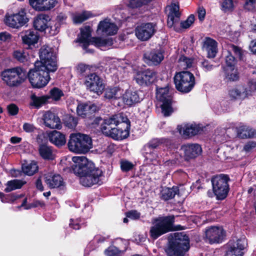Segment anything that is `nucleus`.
<instances>
[{
	"mask_svg": "<svg viewBox=\"0 0 256 256\" xmlns=\"http://www.w3.org/2000/svg\"><path fill=\"white\" fill-rule=\"evenodd\" d=\"M72 160L76 164L72 170L76 175L80 176V182L82 186L90 187L98 183L102 172L96 168L92 161L84 156H74Z\"/></svg>",
	"mask_w": 256,
	"mask_h": 256,
	"instance_id": "f257e3e1",
	"label": "nucleus"
},
{
	"mask_svg": "<svg viewBox=\"0 0 256 256\" xmlns=\"http://www.w3.org/2000/svg\"><path fill=\"white\" fill-rule=\"evenodd\" d=\"M130 122L122 114L104 119L101 126L102 132L116 140H122L129 136Z\"/></svg>",
	"mask_w": 256,
	"mask_h": 256,
	"instance_id": "f03ea898",
	"label": "nucleus"
},
{
	"mask_svg": "<svg viewBox=\"0 0 256 256\" xmlns=\"http://www.w3.org/2000/svg\"><path fill=\"white\" fill-rule=\"evenodd\" d=\"M190 248V240L184 232H176L166 249L168 256H184Z\"/></svg>",
	"mask_w": 256,
	"mask_h": 256,
	"instance_id": "7ed1b4c3",
	"label": "nucleus"
},
{
	"mask_svg": "<svg viewBox=\"0 0 256 256\" xmlns=\"http://www.w3.org/2000/svg\"><path fill=\"white\" fill-rule=\"evenodd\" d=\"M91 28L90 26H85L81 28L80 34L76 40V42L80 43L83 49L86 52H92L87 50L88 46L90 44L99 48L110 46L112 44L111 38L102 39L100 38H91Z\"/></svg>",
	"mask_w": 256,
	"mask_h": 256,
	"instance_id": "20e7f679",
	"label": "nucleus"
},
{
	"mask_svg": "<svg viewBox=\"0 0 256 256\" xmlns=\"http://www.w3.org/2000/svg\"><path fill=\"white\" fill-rule=\"evenodd\" d=\"M68 150L76 154H85L92 148L91 138L80 133L70 134L68 143Z\"/></svg>",
	"mask_w": 256,
	"mask_h": 256,
	"instance_id": "39448f33",
	"label": "nucleus"
},
{
	"mask_svg": "<svg viewBox=\"0 0 256 256\" xmlns=\"http://www.w3.org/2000/svg\"><path fill=\"white\" fill-rule=\"evenodd\" d=\"M4 84L10 87H18L22 84L27 77L26 71L20 66L7 68L0 74Z\"/></svg>",
	"mask_w": 256,
	"mask_h": 256,
	"instance_id": "423d86ee",
	"label": "nucleus"
},
{
	"mask_svg": "<svg viewBox=\"0 0 256 256\" xmlns=\"http://www.w3.org/2000/svg\"><path fill=\"white\" fill-rule=\"evenodd\" d=\"M174 220L173 216H160L154 218L150 230V237L156 240L160 236L172 230Z\"/></svg>",
	"mask_w": 256,
	"mask_h": 256,
	"instance_id": "0eeeda50",
	"label": "nucleus"
},
{
	"mask_svg": "<svg viewBox=\"0 0 256 256\" xmlns=\"http://www.w3.org/2000/svg\"><path fill=\"white\" fill-rule=\"evenodd\" d=\"M176 88L180 92L188 93L195 85V78L194 74L187 71L178 72L174 77Z\"/></svg>",
	"mask_w": 256,
	"mask_h": 256,
	"instance_id": "6e6552de",
	"label": "nucleus"
},
{
	"mask_svg": "<svg viewBox=\"0 0 256 256\" xmlns=\"http://www.w3.org/2000/svg\"><path fill=\"white\" fill-rule=\"evenodd\" d=\"M38 64H34V68L30 70L28 77L32 86L36 88L45 86L50 80V74L38 67Z\"/></svg>",
	"mask_w": 256,
	"mask_h": 256,
	"instance_id": "1a4fd4ad",
	"label": "nucleus"
},
{
	"mask_svg": "<svg viewBox=\"0 0 256 256\" xmlns=\"http://www.w3.org/2000/svg\"><path fill=\"white\" fill-rule=\"evenodd\" d=\"M156 98L158 100L162 102L160 105L162 112L165 116H170L173 112L172 100L169 94L168 87L157 88Z\"/></svg>",
	"mask_w": 256,
	"mask_h": 256,
	"instance_id": "9d476101",
	"label": "nucleus"
},
{
	"mask_svg": "<svg viewBox=\"0 0 256 256\" xmlns=\"http://www.w3.org/2000/svg\"><path fill=\"white\" fill-rule=\"evenodd\" d=\"M26 9L21 8L17 12L10 15L6 16L4 22L8 26L19 28L26 24L29 21L26 14Z\"/></svg>",
	"mask_w": 256,
	"mask_h": 256,
	"instance_id": "9b49d317",
	"label": "nucleus"
},
{
	"mask_svg": "<svg viewBox=\"0 0 256 256\" xmlns=\"http://www.w3.org/2000/svg\"><path fill=\"white\" fill-rule=\"evenodd\" d=\"M84 84L87 89L98 95L102 93L105 87L102 80L95 73L86 76Z\"/></svg>",
	"mask_w": 256,
	"mask_h": 256,
	"instance_id": "f8f14e48",
	"label": "nucleus"
},
{
	"mask_svg": "<svg viewBox=\"0 0 256 256\" xmlns=\"http://www.w3.org/2000/svg\"><path fill=\"white\" fill-rule=\"evenodd\" d=\"M246 246L245 238H233L228 244L226 256H242Z\"/></svg>",
	"mask_w": 256,
	"mask_h": 256,
	"instance_id": "ddd939ff",
	"label": "nucleus"
},
{
	"mask_svg": "<svg viewBox=\"0 0 256 256\" xmlns=\"http://www.w3.org/2000/svg\"><path fill=\"white\" fill-rule=\"evenodd\" d=\"M204 239L210 244L220 243L224 236V232L220 226H212L206 228Z\"/></svg>",
	"mask_w": 256,
	"mask_h": 256,
	"instance_id": "4468645a",
	"label": "nucleus"
},
{
	"mask_svg": "<svg viewBox=\"0 0 256 256\" xmlns=\"http://www.w3.org/2000/svg\"><path fill=\"white\" fill-rule=\"evenodd\" d=\"M168 8L169 10L167 20L168 26L173 28L176 31H179L178 27L180 22V14L179 12V5L178 3L174 2L169 6Z\"/></svg>",
	"mask_w": 256,
	"mask_h": 256,
	"instance_id": "2eb2a0df",
	"label": "nucleus"
},
{
	"mask_svg": "<svg viewBox=\"0 0 256 256\" xmlns=\"http://www.w3.org/2000/svg\"><path fill=\"white\" fill-rule=\"evenodd\" d=\"M227 48L228 54L225 58L226 66L223 67V69L236 68L235 58L231 52H233L240 59L242 58L244 53V52L240 48L232 44L228 45Z\"/></svg>",
	"mask_w": 256,
	"mask_h": 256,
	"instance_id": "dca6fc26",
	"label": "nucleus"
},
{
	"mask_svg": "<svg viewBox=\"0 0 256 256\" xmlns=\"http://www.w3.org/2000/svg\"><path fill=\"white\" fill-rule=\"evenodd\" d=\"M156 32V25L152 23L142 24L136 27V36L138 39L145 41L150 39Z\"/></svg>",
	"mask_w": 256,
	"mask_h": 256,
	"instance_id": "f3484780",
	"label": "nucleus"
},
{
	"mask_svg": "<svg viewBox=\"0 0 256 256\" xmlns=\"http://www.w3.org/2000/svg\"><path fill=\"white\" fill-rule=\"evenodd\" d=\"M136 82L140 86L148 85L154 82L156 78L155 72L150 69L138 72L134 76Z\"/></svg>",
	"mask_w": 256,
	"mask_h": 256,
	"instance_id": "a211bd4d",
	"label": "nucleus"
},
{
	"mask_svg": "<svg viewBox=\"0 0 256 256\" xmlns=\"http://www.w3.org/2000/svg\"><path fill=\"white\" fill-rule=\"evenodd\" d=\"M118 30L117 26L108 18L100 21L98 26V32L102 35H114L117 33Z\"/></svg>",
	"mask_w": 256,
	"mask_h": 256,
	"instance_id": "6ab92c4d",
	"label": "nucleus"
},
{
	"mask_svg": "<svg viewBox=\"0 0 256 256\" xmlns=\"http://www.w3.org/2000/svg\"><path fill=\"white\" fill-rule=\"evenodd\" d=\"M228 176L222 174L214 177L211 180L213 192H228L229 190V186L228 184Z\"/></svg>",
	"mask_w": 256,
	"mask_h": 256,
	"instance_id": "aec40b11",
	"label": "nucleus"
},
{
	"mask_svg": "<svg viewBox=\"0 0 256 256\" xmlns=\"http://www.w3.org/2000/svg\"><path fill=\"white\" fill-rule=\"evenodd\" d=\"M44 125L52 129H60L62 123L59 117L51 110L44 112L42 116Z\"/></svg>",
	"mask_w": 256,
	"mask_h": 256,
	"instance_id": "412c9836",
	"label": "nucleus"
},
{
	"mask_svg": "<svg viewBox=\"0 0 256 256\" xmlns=\"http://www.w3.org/2000/svg\"><path fill=\"white\" fill-rule=\"evenodd\" d=\"M202 49L208 58H214L218 52V44L214 40L206 37L202 42Z\"/></svg>",
	"mask_w": 256,
	"mask_h": 256,
	"instance_id": "4be33fe9",
	"label": "nucleus"
},
{
	"mask_svg": "<svg viewBox=\"0 0 256 256\" xmlns=\"http://www.w3.org/2000/svg\"><path fill=\"white\" fill-rule=\"evenodd\" d=\"M58 0H29L30 6L36 10L47 11L54 8L58 4Z\"/></svg>",
	"mask_w": 256,
	"mask_h": 256,
	"instance_id": "5701e85b",
	"label": "nucleus"
},
{
	"mask_svg": "<svg viewBox=\"0 0 256 256\" xmlns=\"http://www.w3.org/2000/svg\"><path fill=\"white\" fill-rule=\"evenodd\" d=\"M121 98L123 102L126 105L131 106L140 101L138 92L133 89H128L122 92Z\"/></svg>",
	"mask_w": 256,
	"mask_h": 256,
	"instance_id": "b1692460",
	"label": "nucleus"
},
{
	"mask_svg": "<svg viewBox=\"0 0 256 256\" xmlns=\"http://www.w3.org/2000/svg\"><path fill=\"white\" fill-rule=\"evenodd\" d=\"M98 110V107L96 104L80 102L77 106L76 112L79 116L84 118L86 116L92 114Z\"/></svg>",
	"mask_w": 256,
	"mask_h": 256,
	"instance_id": "393cba45",
	"label": "nucleus"
},
{
	"mask_svg": "<svg viewBox=\"0 0 256 256\" xmlns=\"http://www.w3.org/2000/svg\"><path fill=\"white\" fill-rule=\"evenodd\" d=\"M177 129L180 134L185 138L196 135L200 130V128L195 124L178 126Z\"/></svg>",
	"mask_w": 256,
	"mask_h": 256,
	"instance_id": "a878e982",
	"label": "nucleus"
},
{
	"mask_svg": "<svg viewBox=\"0 0 256 256\" xmlns=\"http://www.w3.org/2000/svg\"><path fill=\"white\" fill-rule=\"evenodd\" d=\"M45 182L50 188L63 187L64 182L60 174H48L46 176Z\"/></svg>",
	"mask_w": 256,
	"mask_h": 256,
	"instance_id": "bb28decb",
	"label": "nucleus"
},
{
	"mask_svg": "<svg viewBox=\"0 0 256 256\" xmlns=\"http://www.w3.org/2000/svg\"><path fill=\"white\" fill-rule=\"evenodd\" d=\"M22 42L29 48L34 46L38 42L39 35L37 32L28 30L23 32L22 35Z\"/></svg>",
	"mask_w": 256,
	"mask_h": 256,
	"instance_id": "cd10ccee",
	"label": "nucleus"
},
{
	"mask_svg": "<svg viewBox=\"0 0 256 256\" xmlns=\"http://www.w3.org/2000/svg\"><path fill=\"white\" fill-rule=\"evenodd\" d=\"M35 64H38V67L44 70L49 74L50 72H55L58 68L56 58L44 60L42 61L36 62Z\"/></svg>",
	"mask_w": 256,
	"mask_h": 256,
	"instance_id": "c85d7f7f",
	"label": "nucleus"
},
{
	"mask_svg": "<svg viewBox=\"0 0 256 256\" xmlns=\"http://www.w3.org/2000/svg\"><path fill=\"white\" fill-rule=\"evenodd\" d=\"M185 156L187 158H192L196 157L202 152V148L198 144H192L184 146L182 148Z\"/></svg>",
	"mask_w": 256,
	"mask_h": 256,
	"instance_id": "c756f323",
	"label": "nucleus"
},
{
	"mask_svg": "<svg viewBox=\"0 0 256 256\" xmlns=\"http://www.w3.org/2000/svg\"><path fill=\"white\" fill-rule=\"evenodd\" d=\"M143 155L145 158L146 164L154 165L159 164V158L155 150H151L148 147H144Z\"/></svg>",
	"mask_w": 256,
	"mask_h": 256,
	"instance_id": "7c9ffc66",
	"label": "nucleus"
},
{
	"mask_svg": "<svg viewBox=\"0 0 256 256\" xmlns=\"http://www.w3.org/2000/svg\"><path fill=\"white\" fill-rule=\"evenodd\" d=\"M49 17L44 14L37 16L34 21V26L36 29L40 31H44L48 28Z\"/></svg>",
	"mask_w": 256,
	"mask_h": 256,
	"instance_id": "2f4dec72",
	"label": "nucleus"
},
{
	"mask_svg": "<svg viewBox=\"0 0 256 256\" xmlns=\"http://www.w3.org/2000/svg\"><path fill=\"white\" fill-rule=\"evenodd\" d=\"M144 57L146 62L150 64L156 65L159 64L164 59L162 52L156 50L144 54Z\"/></svg>",
	"mask_w": 256,
	"mask_h": 256,
	"instance_id": "473e14b6",
	"label": "nucleus"
},
{
	"mask_svg": "<svg viewBox=\"0 0 256 256\" xmlns=\"http://www.w3.org/2000/svg\"><path fill=\"white\" fill-rule=\"evenodd\" d=\"M39 56L40 61L56 58V50L54 48L44 46L40 50Z\"/></svg>",
	"mask_w": 256,
	"mask_h": 256,
	"instance_id": "72a5a7b5",
	"label": "nucleus"
},
{
	"mask_svg": "<svg viewBox=\"0 0 256 256\" xmlns=\"http://www.w3.org/2000/svg\"><path fill=\"white\" fill-rule=\"evenodd\" d=\"M230 97L234 99L244 100L249 96L248 90L242 86H238L229 91Z\"/></svg>",
	"mask_w": 256,
	"mask_h": 256,
	"instance_id": "f704fd0d",
	"label": "nucleus"
},
{
	"mask_svg": "<svg viewBox=\"0 0 256 256\" xmlns=\"http://www.w3.org/2000/svg\"><path fill=\"white\" fill-rule=\"evenodd\" d=\"M49 140L58 146L64 145L66 142L65 136L60 132L54 130L48 134Z\"/></svg>",
	"mask_w": 256,
	"mask_h": 256,
	"instance_id": "c9c22d12",
	"label": "nucleus"
},
{
	"mask_svg": "<svg viewBox=\"0 0 256 256\" xmlns=\"http://www.w3.org/2000/svg\"><path fill=\"white\" fill-rule=\"evenodd\" d=\"M96 14L90 11H83L82 12H76L72 16V18L74 24H80L84 20L94 17Z\"/></svg>",
	"mask_w": 256,
	"mask_h": 256,
	"instance_id": "e433bc0d",
	"label": "nucleus"
},
{
	"mask_svg": "<svg viewBox=\"0 0 256 256\" xmlns=\"http://www.w3.org/2000/svg\"><path fill=\"white\" fill-rule=\"evenodd\" d=\"M123 92V90L119 87L108 88L106 90L104 96L108 99L120 98Z\"/></svg>",
	"mask_w": 256,
	"mask_h": 256,
	"instance_id": "4c0bfd02",
	"label": "nucleus"
},
{
	"mask_svg": "<svg viewBox=\"0 0 256 256\" xmlns=\"http://www.w3.org/2000/svg\"><path fill=\"white\" fill-rule=\"evenodd\" d=\"M50 99V97L48 96H38L35 94H32L31 96L32 102L30 104L35 108H39L43 104L48 103Z\"/></svg>",
	"mask_w": 256,
	"mask_h": 256,
	"instance_id": "58836bf2",
	"label": "nucleus"
},
{
	"mask_svg": "<svg viewBox=\"0 0 256 256\" xmlns=\"http://www.w3.org/2000/svg\"><path fill=\"white\" fill-rule=\"evenodd\" d=\"M24 196L23 194L16 195L14 193H0V199L2 202H20Z\"/></svg>",
	"mask_w": 256,
	"mask_h": 256,
	"instance_id": "ea45409f",
	"label": "nucleus"
},
{
	"mask_svg": "<svg viewBox=\"0 0 256 256\" xmlns=\"http://www.w3.org/2000/svg\"><path fill=\"white\" fill-rule=\"evenodd\" d=\"M224 79L227 81H236L238 80V72L236 68H224Z\"/></svg>",
	"mask_w": 256,
	"mask_h": 256,
	"instance_id": "a19ab883",
	"label": "nucleus"
},
{
	"mask_svg": "<svg viewBox=\"0 0 256 256\" xmlns=\"http://www.w3.org/2000/svg\"><path fill=\"white\" fill-rule=\"evenodd\" d=\"M238 135L239 137L244 138L254 136V130L246 126H242L238 128Z\"/></svg>",
	"mask_w": 256,
	"mask_h": 256,
	"instance_id": "79ce46f5",
	"label": "nucleus"
},
{
	"mask_svg": "<svg viewBox=\"0 0 256 256\" xmlns=\"http://www.w3.org/2000/svg\"><path fill=\"white\" fill-rule=\"evenodd\" d=\"M22 172L28 176H32L38 170V166L36 162L32 161L30 163L23 164Z\"/></svg>",
	"mask_w": 256,
	"mask_h": 256,
	"instance_id": "37998d69",
	"label": "nucleus"
},
{
	"mask_svg": "<svg viewBox=\"0 0 256 256\" xmlns=\"http://www.w3.org/2000/svg\"><path fill=\"white\" fill-rule=\"evenodd\" d=\"M66 16L63 14H59L56 18V22L54 26H50V33L52 35L56 34L58 32L59 26L60 25L65 24Z\"/></svg>",
	"mask_w": 256,
	"mask_h": 256,
	"instance_id": "c03bdc74",
	"label": "nucleus"
},
{
	"mask_svg": "<svg viewBox=\"0 0 256 256\" xmlns=\"http://www.w3.org/2000/svg\"><path fill=\"white\" fill-rule=\"evenodd\" d=\"M24 184H26V182L20 180H14L8 181L6 184L5 190L10 192L20 188Z\"/></svg>",
	"mask_w": 256,
	"mask_h": 256,
	"instance_id": "a18cd8bd",
	"label": "nucleus"
},
{
	"mask_svg": "<svg viewBox=\"0 0 256 256\" xmlns=\"http://www.w3.org/2000/svg\"><path fill=\"white\" fill-rule=\"evenodd\" d=\"M39 153L40 156L45 160H53L54 154L52 148L46 145H42L39 148Z\"/></svg>",
	"mask_w": 256,
	"mask_h": 256,
	"instance_id": "49530a36",
	"label": "nucleus"
},
{
	"mask_svg": "<svg viewBox=\"0 0 256 256\" xmlns=\"http://www.w3.org/2000/svg\"><path fill=\"white\" fill-rule=\"evenodd\" d=\"M178 66L181 69H186L192 67L194 64V60L192 58L182 56L178 61Z\"/></svg>",
	"mask_w": 256,
	"mask_h": 256,
	"instance_id": "de8ad7c7",
	"label": "nucleus"
},
{
	"mask_svg": "<svg viewBox=\"0 0 256 256\" xmlns=\"http://www.w3.org/2000/svg\"><path fill=\"white\" fill-rule=\"evenodd\" d=\"M14 58L20 62H24L28 60V53L24 50H16L13 52Z\"/></svg>",
	"mask_w": 256,
	"mask_h": 256,
	"instance_id": "09e8293b",
	"label": "nucleus"
},
{
	"mask_svg": "<svg viewBox=\"0 0 256 256\" xmlns=\"http://www.w3.org/2000/svg\"><path fill=\"white\" fill-rule=\"evenodd\" d=\"M50 98L53 100L58 101L64 96V93L62 90L57 88H52L50 92Z\"/></svg>",
	"mask_w": 256,
	"mask_h": 256,
	"instance_id": "8fccbe9b",
	"label": "nucleus"
},
{
	"mask_svg": "<svg viewBox=\"0 0 256 256\" xmlns=\"http://www.w3.org/2000/svg\"><path fill=\"white\" fill-rule=\"evenodd\" d=\"M78 123V119L72 116H68L65 120L64 124L70 128H74Z\"/></svg>",
	"mask_w": 256,
	"mask_h": 256,
	"instance_id": "3c124183",
	"label": "nucleus"
},
{
	"mask_svg": "<svg viewBox=\"0 0 256 256\" xmlns=\"http://www.w3.org/2000/svg\"><path fill=\"white\" fill-rule=\"evenodd\" d=\"M120 168L122 172H126L132 170L134 164L126 160H122L120 162Z\"/></svg>",
	"mask_w": 256,
	"mask_h": 256,
	"instance_id": "603ef678",
	"label": "nucleus"
},
{
	"mask_svg": "<svg viewBox=\"0 0 256 256\" xmlns=\"http://www.w3.org/2000/svg\"><path fill=\"white\" fill-rule=\"evenodd\" d=\"M27 198H24L22 200V204H21V206H25L24 208L26 210L31 208H32L37 207L38 206H42L44 205V204L42 202H41L38 200L34 201L32 204H29L28 206H25L26 203V202Z\"/></svg>",
	"mask_w": 256,
	"mask_h": 256,
	"instance_id": "864d4df0",
	"label": "nucleus"
},
{
	"mask_svg": "<svg viewBox=\"0 0 256 256\" xmlns=\"http://www.w3.org/2000/svg\"><path fill=\"white\" fill-rule=\"evenodd\" d=\"M195 18L194 14H190L186 20L181 22L180 26L182 28L186 29L189 28L194 22Z\"/></svg>",
	"mask_w": 256,
	"mask_h": 256,
	"instance_id": "5fc2aeb1",
	"label": "nucleus"
},
{
	"mask_svg": "<svg viewBox=\"0 0 256 256\" xmlns=\"http://www.w3.org/2000/svg\"><path fill=\"white\" fill-rule=\"evenodd\" d=\"M222 7V10L225 12L230 11L234 8V4L232 0H224Z\"/></svg>",
	"mask_w": 256,
	"mask_h": 256,
	"instance_id": "6e6d98bb",
	"label": "nucleus"
},
{
	"mask_svg": "<svg viewBox=\"0 0 256 256\" xmlns=\"http://www.w3.org/2000/svg\"><path fill=\"white\" fill-rule=\"evenodd\" d=\"M108 256H122L118 248L115 246H110L105 250Z\"/></svg>",
	"mask_w": 256,
	"mask_h": 256,
	"instance_id": "4d7b16f0",
	"label": "nucleus"
},
{
	"mask_svg": "<svg viewBox=\"0 0 256 256\" xmlns=\"http://www.w3.org/2000/svg\"><path fill=\"white\" fill-rule=\"evenodd\" d=\"M244 8L245 9L252 11L256 10V0H246Z\"/></svg>",
	"mask_w": 256,
	"mask_h": 256,
	"instance_id": "13d9d810",
	"label": "nucleus"
},
{
	"mask_svg": "<svg viewBox=\"0 0 256 256\" xmlns=\"http://www.w3.org/2000/svg\"><path fill=\"white\" fill-rule=\"evenodd\" d=\"M162 142L160 140L156 138L152 140L148 144L146 145L144 147H148L150 149L154 150Z\"/></svg>",
	"mask_w": 256,
	"mask_h": 256,
	"instance_id": "bf43d9fd",
	"label": "nucleus"
},
{
	"mask_svg": "<svg viewBox=\"0 0 256 256\" xmlns=\"http://www.w3.org/2000/svg\"><path fill=\"white\" fill-rule=\"evenodd\" d=\"M126 216L132 220H136L140 218V214L136 210H132L126 212Z\"/></svg>",
	"mask_w": 256,
	"mask_h": 256,
	"instance_id": "052dcab7",
	"label": "nucleus"
},
{
	"mask_svg": "<svg viewBox=\"0 0 256 256\" xmlns=\"http://www.w3.org/2000/svg\"><path fill=\"white\" fill-rule=\"evenodd\" d=\"M8 111L10 115H16L18 112V107L14 104H10L7 106Z\"/></svg>",
	"mask_w": 256,
	"mask_h": 256,
	"instance_id": "680f3d73",
	"label": "nucleus"
},
{
	"mask_svg": "<svg viewBox=\"0 0 256 256\" xmlns=\"http://www.w3.org/2000/svg\"><path fill=\"white\" fill-rule=\"evenodd\" d=\"M248 90L249 96L252 94V92L256 90V80H251L248 84V87L246 88Z\"/></svg>",
	"mask_w": 256,
	"mask_h": 256,
	"instance_id": "e2e57ef3",
	"label": "nucleus"
},
{
	"mask_svg": "<svg viewBox=\"0 0 256 256\" xmlns=\"http://www.w3.org/2000/svg\"><path fill=\"white\" fill-rule=\"evenodd\" d=\"M202 66L203 69L206 72L212 70L214 67V65L210 64L208 60H206L202 62Z\"/></svg>",
	"mask_w": 256,
	"mask_h": 256,
	"instance_id": "0e129e2a",
	"label": "nucleus"
},
{
	"mask_svg": "<svg viewBox=\"0 0 256 256\" xmlns=\"http://www.w3.org/2000/svg\"><path fill=\"white\" fill-rule=\"evenodd\" d=\"M90 66L84 64H80L77 66L78 72L83 74L88 70H90Z\"/></svg>",
	"mask_w": 256,
	"mask_h": 256,
	"instance_id": "69168bd1",
	"label": "nucleus"
},
{
	"mask_svg": "<svg viewBox=\"0 0 256 256\" xmlns=\"http://www.w3.org/2000/svg\"><path fill=\"white\" fill-rule=\"evenodd\" d=\"M209 196L216 197L218 200H222L227 196L228 193H209Z\"/></svg>",
	"mask_w": 256,
	"mask_h": 256,
	"instance_id": "338daca9",
	"label": "nucleus"
},
{
	"mask_svg": "<svg viewBox=\"0 0 256 256\" xmlns=\"http://www.w3.org/2000/svg\"><path fill=\"white\" fill-rule=\"evenodd\" d=\"M23 129L25 132H31L34 130L35 128L32 124L29 123H25L23 125Z\"/></svg>",
	"mask_w": 256,
	"mask_h": 256,
	"instance_id": "774afa93",
	"label": "nucleus"
}]
</instances>
